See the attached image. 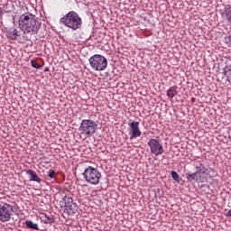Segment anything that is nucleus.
Returning <instances> with one entry per match:
<instances>
[{"instance_id": "11", "label": "nucleus", "mask_w": 231, "mask_h": 231, "mask_svg": "<svg viewBox=\"0 0 231 231\" xmlns=\"http://www.w3.org/2000/svg\"><path fill=\"white\" fill-rule=\"evenodd\" d=\"M6 37L11 39V41H15L19 37V32L15 28H11L7 31Z\"/></svg>"}, {"instance_id": "9", "label": "nucleus", "mask_w": 231, "mask_h": 231, "mask_svg": "<svg viewBox=\"0 0 231 231\" xmlns=\"http://www.w3.org/2000/svg\"><path fill=\"white\" fill-rule=\"evenodd\" d=\"M129 134L130 140H134V138H140L142 136V130H140V122L133 121L130 123Z\"/></svg>"}, {"instance_id": "23", "label": "nucleus", "mask_w": 231, "mask_h": 231, "mask_svg": "<svg viewBox=\"0 0 231 231\" xmlns=\"http://www.w3.org/2000/svg\"><path fill=\"white\" fill-rule=\"evenodd\" d=\"M48 70H49L48 68H46V69H45V71H48Z\"/></svg>"}, {"instance_id": "20", "label": "nucleus", "mask_w": 231, "mask_h": 231, "mask_svg": "<svg viewBox=\"0 0 231 231\" xmlns=\"http://www.w3.org/2000/svg\"><path fill=\"white\" fill-rule=\"evenodd\" d=\"M57 176V172H55L54 170H51L49 171L48 177L51 178V180L55 179Z\"/></svg>"}, {"instance_id": "4", "label": "nucleus", "mask_w": 231, "mask_h": 231, "mask_svg": "<svg viewBox=\"0 0 231 231\" xmlns=\"http://www.w3.org/2000/svg\"><path fill=\"white\" fill-rule=\"evenodd\" d=\"M88 62L94 71H104L107 68V59L100 54L90 57Z\"/></svg>"}, {"instance_id": "3", "label": "nucleus", "mask_w": 231, "mask_h": 231, "mask_svg": "<svg viewBox=\"0 0 231 231\" xmlns=\"http://www.w3.org/2000/svg\"><path fill=\"white\" fill-rule=\"evenodd\" d=\"M83 177L87 183L90 185H98L102 178V173L98 169L88 166L83 172Z\"/></svg>"}, {"instance_id": "12", "label": "nucleus", "mask_w": 231, "mask_h": 231, "mask_svg": "<svg viewBox=\"0 0 231 231\" xmlns=\"http://www.w3.org/2000/svg\"><path fill=\"white\" fill-rule=\"evenodd\" d=\"M26 174H28L30 176V180L31 181H37V183H41L42 181V180L41 179V177H39L37 175V173H35L34 171L32 170H28L26 171Z\"/></svg>"}, {"instance_id": "5", "label": "nucleus", "mask_w": 231, "mask_h": 231, "mask_svg": "<svg viewBox=\"0 0 231 231\" xmlns=\"http://www.w3.org/2000/svg\"><path fill=\"white\" fill-rule=\"evenodd\" d=\"M97 125L95 121L91 119L82 120L79 125V131L84 136L89 137L93 136L94 133H97Z\"/></svg>"}, {"instance_id": "18", "label": "nucleus", "mask_w": 231, "mask_h": 231, "mask_svg": "<svg viewBox=\"0 0 231 231\" xmlns=\"http://www.w3.org/2000/svg\"><path fill=\"white\" fill-rule=\"evenodd\" d=\"M31 66H32V68H35V69H41L42 68V66L37 63V61H35L34 60H31Z\"/></svg>"}, {"instance_id": "21", "label": "nucleus", "mask_w": 231, "mask_h": 231, "mask_svg": "<svg viewBox=\"0 0 231 231\" xmlns=\"http://www.w3.org/2000/svg\"><path fill=\"white\" fill-rule=\"evenodd\" d=\"M225 75L226 76L229 84H231V70H226Z\"/></svg>"}, {"instance_id": "6", "label": "nucleus", "mask_w": 231, "mask_h": 231, "mask_svg": "<svg viewBox=\"0 0 231 231\" xmlns=\"http://www.w3.org/2000/svg\"><path fill=\"white\" fill-rule=\"evenodd\" d=\"M14 212V206L4 203L0 205V221L6 223L12 219V213Z\"/></svg>"}, {"instance_id": "16", "label": "nucleus", "mask_w": 231, "mask_h": 231, "mask_svg": "<svg viewBox=\"0 0 231 231\" xmlns=\"http://www.w3.org/2000/svg\"><path fill=\"white\" fill-rule=\"evenodd\" d=\"M177 95H178V87L176 86L171 87L167 90V97L169 98H174Z\"/></svg>"}, {"instance_id": "14", "label": "nucleus", "mask_w": 231, "mask_h": 231, "mask_svg": "<svg viewBox=\"0 0 231 231\" xmlns=\"http://www.w3.org/2000/svg\"><path fill=\"white\" fill-rule=\"evenodd\" d=\"M41 222L45 225H51L53 223V217L48 216L46 213H43L40 217Z\"/></svg>"}, {"instance_id": "17", "label": "nucleus", "mask_w": 231, "mask_h": 231, "mask_svg": "<svg viewBox=\"0 0 231 231\" xmlns=\"http://www.w3.org/2000/svg\"><path fill=\"white\" fill-rule=\"evenodd\" d=\"M25 226H27V228H31L32 230H39V225L33 223L32 220H26Z\"/></svg>"}, {"instance_id": "22", "label": "nucleus", "mask_w": 231, "mask_h": 231, "mask_svg": "<svg viewBox=\"0 0 231 231\" xmlns=\"http://www.w3.org/2000/svg\"><path fill=\"white\" fill-rule=\"evenodd\" d=\"M5 14V9H3L2 7H0V15H3Z\"/></svg>"}, {"instance_id": "2", "label": "nucleus", "mask_w": 231, "mask_h": 231, "mask_svg": "<svg viewBox=\"0 0 231 231\" xmlns=\"http://www.w3.org/2000/svg\"><path fill=\"white\" fill-rule=\"evenodd\" d=\"M60 23L73 31L82 28V18L75 11L66 14L60 18Z\"/></svg>"}, {"instance_id": "15", "label": "nucleus", "mask_w": 231, "mask_h": 231, "mask_svg": "<svg viewBox=\"0 0 231 231\" xmlns=\"http://www.w3.org/2000/svg\"><path fill=\"white\" fill-rule=\"evenodd\" d=\"M224 15L227 23L231 25V4L225 6Z\"/></svg>"}, {"instance_id": "19", "label": "nucleus", "mask_w": 231, "mask_h": 231, "mask_svg": "<svg viewBox=\"0 0 231 231\" xmlns=\"http://www.w3.org/2000/svg\"><path fill=\"white\" fill-rule=\"evenodd\" d=\"M171 178H172V180H174V181L180 180V175L178 174V172H176L174 171H171Z\"/></svg>"}, {"instance_id": "7", "label": "nucleus", "mask_w": 231, "mask_h": 231, "mask_svg": "<svg viewBox=\"0 0 231 231\" xmlns=\"http://www.w3.org/2000/svg\"><path fill=\"white\" fill-rule=\"evenodd\" d=\"M148 145L150 147L152 154H153L154 156H162V154L165 152L163 145L158 141V139H150V141L148 142Z\"/></svg>"}, {"instance_id": "1", "label": "nucleus", "mask_w": 231, "mask_h": 231, "mask_svg": "<svg viewBox=\"0 0 231 231\" xmlns=\"http://www.w3.org/2000/svg\"><path fill=\"white\" fill-rule=\"evenodd\" d=\"M18 24L24 33L35 34L39 32L42 22L32 14H22L19 17Z\"/></svg>"}, {"instance_id": "10", "label": "nucleus", "mask_w": 231, "mask_h": 231, "mask_svg": "<svg viewBox=\"0 0 231 231\" xmlns=\"http://www.w3.org/2000/svg\"><path fill=\"white\" fill-rule=\"evenodd\" d=\"M63 201L65 203L66 210H69L72 214H76L79 208L77 207L76 203H73V198L69 196H64Z\"/></svg>"}, {"instance_id": "13", "label": "nucleus", "mask_w": 231, "mask_h": 231, "mask_svg": "<svg viewBox=\"0 0 231 231\" xmlns=\"http://www.w3.org/2000/svg\"><path fill=\"white\" fill-rule=\"evenodd\" d=\"M186 178H187L188 181H194V180L196 181H201V178L199 177V173H198V171H196L194 173L188 172L186 174Z\"/></svg>"}, {"instance_id": "8", "label": "nucleus", "mask_w": 231, "mask_h": 231, "mask_svg": "<svg viewBox=\"0 0 231 231\" xmlns=\"http://www.w3.org/2000/svg\"><path fill=\"white\" fill-rule=\"evenodd\" d=\"M194 167L195 169H197V172L199 175L200 181H202V183L207 181V180L208 179V172L210 171H208V168L205 167V164H203V162L202 161L195 162Z\"/></svg>"}]
</instances>
